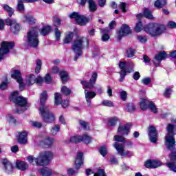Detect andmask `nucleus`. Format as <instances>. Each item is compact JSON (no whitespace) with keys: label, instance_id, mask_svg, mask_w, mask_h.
Wrapping results in <instances>:
<instances>
[{"label":"nucleus","instance_id":"1","mask_svg":"<svg viewBox=\"0 0 176 176\" xmlns=\"http://www.w3.org/2000/svg\"><path fill=\"white\" fill-rule=\"evenodd\" d=\"M167 131L168 133L165 138V146L173 153L169 155L170 162L167 163L166 166L171 171L176 173V149L175 139L174 138V135L176 134V126L168 124Z\"/></svg>","mask_w":176,"mask_h":176},{"label":"nucleus","instance_id":"2","mask_svg":"<svg viewBox=\"0 0 176 176\" xmlns=\"http://www.w3.org/2000/svg\"><path fill=\"white\" fill-rule=\"evenodd\" d=\"M46 100H47V93L46 91H44L40 96V115L43 122L45 123H52V122H54V115L50 113L47 107L45 106V104H46Z\"/></svg>","mask_w":176,"mask_h":176},{"label":"nucleus","instance_id":"3","mask_svg":"<svg viewBox=\"0 0 176 176\" xmlns=\"http://www.w3.org/2000/svg\"><path fill=\"white\" fill-rule=\"evenodd\" d=\"M53 159V153L50 151H43L40 153L37 158H34L32 155L27 157L28 161L31 164H36V166H47L50 163V160Z\"/></svg>","mask_w":176,"mask_h":176},{"label":"nucleus","instance_id":"4","mask_svg":"<svg viewBox=\"0 0 176 176\" xmlns=\"http://www.w3.org/2000/svg\"><path fill=\"white\" fill-rule=\"evenodd\" d=\"M10 101H12L16 107L15 112L16 113H21L24 111H27L28 106L27 105V99L23 96H19V91H15L12 92L10 96Z\"/></svg>","mask_w":176,"mask_h":176},{"label":"nucleus","instance_id":"5","mask_svg":"<svg viewBox=\"0 0 176 176\" xmlns=\"http://www.w3.org/2000/svg\"><path fill=\"white\" fill-rule=\"evenodd\" d=\"M39 28H32L27 33L26 43L29 47L36 48L39 45V38L38 34Z\"/></svg>","mask_w":176,"mask_h":176},{"label":"nucleus","instance_id":"6","mask_svg":"<svg viewBox=\"0 0 176 176\" xmlns=\"http://www.w3.org/2000/svg\"><path fill=\"white\" fill-rule=\"evenodd\" d=\"M85 42L88 43L87 39L85 37H77L72 43V49L76 54L74 61H77L79 56H82V50L85 47Z\"/></svg>","mask_w":176,"mask_h":176},{"label":"nucleus","instance_id":"7","mask_svg":"<svg viewBox=\"0 0 176 176\" xmlns=\"http://www.w3.org/2000/svg\"><path fill=\"white\" fill-rule=\"evenodd\" d=\"M166 30V27L164 25H159L157 23H151L147 25L144 28V31L151 36H157L163 34V32Z\"/></svg>","mask_w":176,"mask_h":176},{"label":"nucleus","instance_id":"8","mask_svg":"<svg viewBox=\"0 0 176 176\" xmlns=\"http://www.w3.org/2000/svg\"><path fill=\"white\" fill-rule=\"evenodd\" d=\"M69 19H75L78 25H86L90 21V19L83 15L79 14L78 12H73L69 15Z\"/></svg>","mask_w":176,"mask_h":176},{"label":"nucleus","instance_id":"9","mask_svg":"<svg viewBox=\"0 0 176 176\" xmlns=\"http://www.w3.org/2000/svg\"><path fill=\"white\" fill-rule=\"evenodd\" d=\"M6 25H10V31L12 34H18L21 30V25L17 23L16 19H10L9 18L6 19Z\"/></svg>","mask_w":176,"mask_h":176},{"label":"nucleus","instance_id":"10","mask_svg":"<svg viewBox=\"0 0 176 176\" xmlns=\"http://www.w3.org/2000/svg\"><path fill=\"white\" fill-rule=\"evenodd\" d=\"M13 46H14V43L12 42L3 41L1 43V47L0 48V61L3 59V56H5V54H8L9 50L13 49Z\"/></svg>","mask_w":176,"mask_h":176},{"label":"nucleus","instance_id":"11","mask_svg":"<svg viewBox=\"0 0 176 176\" xmlns=\"http://www.w3.org/2000/svg\"><path fill=\"white\" fill-rule=\"evenodd\" d=\"M113 146L116 149L118 155H120V156L126 157L133 155L130 151H126V149H124V145L122 144V143L115 142Z\"/></svg>","mask_w":176,"mask_h":176},{"label":"nucleus","instance_id":"12","mask_svg":"<svg viewBox=\"0 0 176 176\" xmlns=\"http://www.w3.org/2000/svg\"><path fill=\"white\" fill-rule=\"evenodd\" d=\"M97 73H93L90 80L89 82H87L86 80H81L80 83L83 87V89H90V90H92L94 87V84L96 82H97Z\"/></svg>","mask_w":176,"mask_h":176},{"label":"nucleus","instance_id":"13","mask_svg":"<svg viewBox=\"0 0 176 176\" xmlns=\"http://www.w3.org/2000/svg\"><path fill=\"white\" fill-rule=\"evenodd\" d=\"M34 83L37 85H42L43 83V78L41 76H38L37 78L34 74H30L26 78V85L28 86H32Z\"/></svg>","mask_w":176,"mask_h":176},{"label":"nucleus","instance_id":"14","mask_svg":"<svg viewBox=\"0 0 176 176\" xmlns=\"http://www.w3.org/2000/svg\"><path fill=\"white\" fill-rule=\"evenodd\" d=\"M11 77L19 82L20 90H23L24 82H23V78H21V72L19 70H14L12 72Z\"/></svg>","mask_w":176,"mask_h":176},{"label":"nucleus","instance_id":"15","mask_svg":"<svg viewBox=\"0 0 176 176\" xmlns=\"http://www.w3.org/2000/svg\"><path fill=\"white\" fill-rule=\"evenodd\" d=\"M119 67L121 70H126V72L129 74L134 72V65L131 62H120Z\"/></svg>","mask_w":176,"mask_h":176},{"label":"nucleus","instance_id":"16","mask_svg":"<svg viewBox=\"0 0 176 176\" xmlns=\"http://www.w3.org/2000/svg\"><path fill=\"white\" fill-rule=\"evenodd\" d=\"M131 33L130 28L126 25H123L120 30L117 32V36L118 39H122L125 35H129Z\"/></svg>","mask_w":176,"mask_h":176},{"label":"nucleus","instance_id":"17","mask_svg":"<svg viewBox=\"0 0 176 176\" xmlns=\"http://www.w3.org/2000/svg\"><path fill=\"white\" fill-rule=\"evenodd\" d=\"M145 167L147 168H157L162 166V162L157 160H150L145 162Z\"/></svg>","mask_w":176,"mask_h":176},{"label":"nucleus","instance_id":"18","mask_svg":"<svg viewBox=\"0 0 176 176\" xmlns=\"http://www.w3.org/2000/svg\"><path fill=\"white\" fill-rule=\"evenodd\" d=\"M148 135L150 137L151 142L155 144V142L157 141V132L156 131V128L151 126L148 129Z\"/></svg>","mask_w":176,"mask_h":176},{"label":"nucleus","instance_id":"19","mask_svg":"<svg viewBox=\"0 0 176 176\" xmlns=\"http://www.w3.org/2000/svg\"><path fill=\"white\" fill-rule=\"evenodd\" d=\"M85 94L87 105L90 107L91 105V100H93V98L97 96V94L92 91H87V90H85Z\"/></svg>","mask_w":176,"mask_h":176},{"label":"nucleus","instance_id":"20","mask_svg":"<svg viewBox=\"0 0 176 176\" xmlns=\"http://www.w3.org/2000/svg\"><path fill=\"white\" fill-rule=\"evenodd\" d=\"M131 127V124H126L124 125L120 126L118 129V133L122 134V135H127L130 133V129Z\"/></svg>","mask_w":176,"mask_h":176},{"label":"nucleus","instance_id":"21","mask_svg":"<svg viewBox=\"0 0 176 176\" xmlns=\"http://www.w3.org/2000/svg\"><path fill=\"white\" fill-rule=\"evenodd\" d=\"M1 164L3 166V168L6 173H12L13 171V164L8 159H3L1 160Z\"/></svg>","mask_w":176,"mask_h":176},{"label":"nucleus","instance_id":"22","mask_svg":"<svg viewBox=\"0 0 176 176\" xmlns=\"http://www.w3.org/2000/svg\"><path fill=\"white\" fill-rule=\"evenodd\" d=\"M27 133L25 131L19 132L16 139L19 144H27Z\"/></svg>","mask_w":176,"mask_h":176},{"label":"nucleus","instance_id":"23","mask_svg":"<svg viewBox=\"0 0 176 176\" xmlns=\"http://www.w3.org/2000/svg\"><path fill=\"white\" fill-rule=\"evenodd\" d=\"M83 164V153H78L75 160V166L76 168L79 169L80 166Z\"/></svg>","mask_w":176,"mask_h":176},{"label":"nucleus","instance_id":"24","mask_svg":"<svg viewBox=\"0 0 176 176\" xmlns=\"http://www.w3.org/2000/svg\"><path fill=\"white\" fill-rule=\"evenodd\" d=\"M72 39H74V32H66L63 39V43L68 45V43H71L72 42Z\"/></svg>","mask_w":176,"mask_h":176},{"label":"nucleus","instance_id":"25","mask_svg":"<svg viewBox=\"0 0 176 176\" xmlns=\"http://www.w3.org/2000/svg\"><path fill=\"white\" fill-rule=\"evenodd\" d=\"M100 32L103 34V36H102V41L103 42H107V41L109 39V35H108L109 29H108V28L100 29Z\"/></svg>","mask_w":176,"mask_h":176},{"label":"nucleus","instance_id":"26","mask_svg":"<svg viewBox=\"0 0 176 176\" xmlns=\"http://www.w3.org/2000/svg\"><path fill=\"white\" fill-rule=\"evenodd\" d=\"M149 102L150 101L148 100V99H142L140 103V109L142 111H145L146 109H148L149 106Z\"/></svg>","mask_w":176,"mask_h":176},{"label":"nucleus","instance_id":"27","mask_svg":"<svg viewBox=\"0 0 176 176\" xmlns=\"http://www.w3.org/2000/svg\"><path fill=\"white\" fill-rule=\"evenodd\" d=\"M40 174L42 176H50L53 175V171L49 168H43L40 170Z\"/></svg>","mask_w":176,"mask_h":176},{"label":"nucleus","instance_id":"28","mask_svg":"<svg viewBox=\"0 0 176 176\" xmlns=\"http://www.w3.org/2000/svg\"><path fill=\"white\" fill-rule=\"evenodd\" d=\"M16 167L19 168V170H22V171H24V170H27L28 168V164H27V162H17Z\"/></svg>","mask_w":176,"mask_h":176},{"label":"nucleus","instance_id":"29","mask_svg":"<svg viewBox=\"0 0 176 176\" xmlns=\"http://www.w3.org/2000/svg\"><path fill=\"white\" fill-rule=\"evenodd\" d=\"M23 20H24V21H26V23H28L30 25L35 24V22L36 21L35 18H34V16H32L31 15L23 16Z\"/></svg>","mask_w":176,"mask_h":176},{"label":"nucleus","instance_id":"30","mask_svg":"<svg viewBox=\"0 0 176 176\" xmlns=\"http://www.w3.org/2000/svg\"><path fill=\"white\" fill-rule=\"evenodd\" d=\"M167 58V54L165 52H160L158 54L155 55V60L157 61H162V60H165Z\"/></svg>","mask_w":176,"mask_h":176},{"label":"nucleus","instance_id":"31","mask_svg":"<svg viewBox=\"0 0 176 176\" xmlns=\"http://www.w3.org/2000/svg\"><path fill=\"white\" fill-rule=\"evenodd\" d=\"M166 3H167L166 0H157L154 3V6L158 9H161V8L166 6Z\"/></svg>","mask_w":176,"mask_h":176},{"label":"nucleus","instance_id":"32","mask_svg":"<svg viewBox=\"0 0 176 176\" xmlns=\"http://www.w3.org/2000/svg\"><path fill=\"white\" fill-rule=\"evenodd\" d=\"M52 31V27L50 25L43 26L42 30H41V35H43V36H46L49 32Z\"/></svg>","mask_w":176,"mask_h":176},{"label":"nucleus","instance_id":"33","mask_svg":"<svg viewBox=\"0 0 176 176\" xmlns=\"http://www.w3.org/2000/svg\"><path fill=\"white\" fill-rule=\"evenodd\" d=\"M89 8L91 12H96L97 10V4L94 2V0H88Z\"/></svg>","mask_w":176,"mask_h":176},{"label":"nucleus","instance_id":"34","mask_svg":"<svg viewBox=\"0 0 176 176\" xmlns=\"http://www.w3.org/2000/svg\"><path fill=\"white\" fill-rule=\"evenodd\" d=\"M62 101H63V98H61V94H60V93H55L54 94L55 105H60Z\"/></svg>","mask_w":176,"mask_h":176},{"label":"nucleus","instance_id":"35","mask_svg":"<svg viewBox=\"0 0 176 176\" xmlns=\"http://www.w3.org/2000/svg\"><path fill=\"white\" fill-rule=\"evenodd\" d=\"M3 8L4 9V10H6V12H7V13H8V16L10 17H12V15L13 14V13H14V10H13V8H12V7L4 4L3 6Z\"/></svg>","mask_w":176,"mask_h":176},{"label":"nucleus","instance_id":"36","mask_svg":"<svg viewBox=\"0 0 176 176\" xmlns=\"http://www.w3.org/2000/svg\"><path fill=\"white\" fill-rule=\"evenodd\" d=\"M60 76L63 83H66L67 80L69 79V77L68 76V73L67 72H60Z\"/></svg>","mask_w":176,"mask_h":176},{"label":"nucleus","instance_id":"37","mask_svg":"<svg viewBox=\"0 0 176 176\" xmlns=\"http://www.w3.org/2000/svg\"><path fill=\"white\" fill-rule=\"evenodd\" d=\"M42 69V61L41 60H36V67L34 69L35 74H39Z\"/></svg>","mask_w":176,"mask_h":176},{"label":"nucleus","instance_id":"38","mask_svg":"<svg viewBox=\"0 0 176 176\" xmlns=\"http://www.w3.org/2000/svg\"><path fill=\"white\" fill-rule=\"evenodd\" d=\"M143 16H144L146 19H153V15H152V12L148 8H145L144 10Z\"/></svg>","mask_w":176,"mask_h":176},{"label":"nucleus","instance_id":"39","mask_svg":"<svg viewBox=\"0 0 176 176\" xmlns=\"http://www.w3.org/2000/svg\"><path fill=\"white\" fill-rule=\"evenodd\" d=\"M70 142H73L74 144L82 142V136H72L70 138Z\"/></svg>","mask_w":176,"mask_h":176},{"label":"nucleus","instance_id":"40","mask_svg":"<svg viewBox=\"0 0 176 176\" xmlns=\"http://www.w3.org/2000/svg\"><path fill=\"white\" fill-rule=\"evenodd\" d=\"M148 108L151 111V112H153V113H157V108L156 107V105L153 102H151L148 104Z\"/></svg>","mask_w":176,"mask_h":176},{"label":"nucleus","instance_id":"41","mask_svg":"<svg viewBox=\"0 0 176 176\" xmlns=\"http://www.w3.org/2000/svg\"><path fill=\"white\" fill-rule=\"evenodd\" d=\"M142 30H144V26H142V23L141 22V21H139L136 23V25L135 27V31L136 32H141V31H142Z\"/></svg>","mask_w":176,"mask_h":176},{"label":"nucleus","instance_id":"42","mask_svg":"<svg viewBox=\"0 0 176 176\" xmlns=\"http://www.w3.org/2000/svg\"><path fill=\"white\" fill-rule=\"evenodd\" d=\"M81 140L82 142H85V144H90V142H91V137L86 134L83 136H81Z\"/></svg>","mask_w":176,"mask_h":176},{"label":"nucleus","instance_id":"43","mask_svg":"<svg viewBox=\"0 0 176 176\" xmlns=\"http://www.w3.org/2000/svg\"><path fill=\"white\" fill-rule=\"evenodd\" d=\"M24 1L22 0H18L17 6H16V9L19 12H23L24 10Z\"/></svg>","mask_w":176,"mask_h":176},{"label":"nucleus","instance_id":"44","mask_svg":"<svg viewBox=\"0 0 176 176\" xmlns=\"http://www.w3.org/2000/svg\"><path fill=\"white\" fill-rule=\"evenodd\" d=\"M118 120H119L116 117L110 118L108 121V126H116V123H118Z\"/></svg>","mask_w":176,"mask_h":176},{"label":"nucleus","instance_id":"45","mask_svg":"<svg viewBox=\"0 0 176 176\" xmlns=\"http://www.w3.org/2000/svg\"><path fill=\"white\" fill-rule=\"evenodd\" d=\"M79 124L81 126L82 129H83V130H89L90 129V126H89V123L83 120H80Z\"/></svg>","mask_w":176,"mask_h":176},{"label":"nucleus","instance_id":"46","mask_svg":"<svg viewBox=\"0 0 176 176\" xmlns=\"http://www.w3.org/2000/svg\"><path fill=\"white\" fill-rule=\"evenodd\" d=\"M126 110L127 112H134L135 111V106L133 103H129L126 105Z\"/></svg>","mask_w":176,"mask_h":176},{"label":"nucleus","instance_id":"47","mask_svg":"<svg viewBox=\"0 0 176 176\" xmlns=\"http://www.w3.org/2000/svg\"><path fill=\"white\" fill-rule=\"evenodd\" d=\"M134 54H135V50L129 48L126 50V56L129 58L133 57Z\"/></svg>","mask_w":176,"mask_h":176},{"label":"nucleus","instance_id":"48","mask_svg":"<svg viewBox=\"0 0 176 176\" xmlns=\"http://www.w3.org/2000/svg\"><path fill=\"white\" fill-rule=\"evenodd\" d=\"M102 104L104 107H113V102L109 100H103Z\"/></svg>","mask_w":176,"mask_h":176},{"label":"nucleus","instance_id":"49","mask_svg":"<svg viewBox=\"0 0 176 176\" xmlns=\"http://www.w3.org/2000/svg\"><path fill=\"white\" fill-rule=\"evenodd\" d=\"M60 131V126L55 125L51 130V133L52 135H56L57 133Z\"/></svg>","mask_w":176,"mask_h":176},{"label":"nucleus","instance_id":"50","mask_svg":"<svg viewBox=\"0 0 176 176\" xmlns=\"http://www.w3.org/2000/svg\"><path fill=\"white\" fill-rule=\"evenodd\" d=\"M99 152L100 155H102V156H105L108 153V151L107 150V146H101L99 149Z\"/></svg>","mask_w":176,"mask_h":176},{"label":"nucleus","instance_id":"51","mask_svg":"<svg viewBox=\"0 0 176 176\" xmlns=\"http://www.w3.org/2000/svg\"><path fill=\"white\" fill-rule=\"evenodd\" d=\"M61 91L63 94H65V96H68L69 94H71V89H69L68 87H67L66 86H63L61 88Z\"/></svg>","mask_w":176,"mask_h":176},{"label":"nucleus","instance_id":"52","mask_svg":"<svg viewBox=\"0 0 176 176\" xmlns=\"http://www.w3.org/2000/svg\"><path fill=\"white\" fill-rule=\"evenodd\" d=\"M54 34L56 41H60V38H61V32L58 30V28H55Z\"/></svg>","mask_w":176,"mask_h":176},{"label":"nucleus","instance_id":"53","mask_svg":"<svg viewBox=\"0 0 176 176\" xmlns=\"http://www.w3.org/2000/svg\"><path fill=\"white\" fill-rule=\"evenodd\" d=\"M30 124L36 129H41L42 127V123L39 122L31 121Z\"/></svg>","mask_w":176,"mask_h":176},{"label":"nucleus","instance_id":"54","mask_svg":"<svg viewBox=\"0 0 176 176\" xmlns=\"http://www.w3.org/2000/svg\"><path fill=\"white\" fill-rule=\"evenodd\" d=\"M114 140L117 142H126L125 139L122 136H120L118 135H114Z\"/></svg>","mask_w":176,"mask_h":176},{"label":"nucleus","instance_id":"55","mask_svg":"<svg viewBox=\"0 0 176 176\" xmlns=\"http://www.w3.org/2000/svg\"><path fill=\"white\" fill-rule=\"evenodd\" d=\"M138 40L141 43H145L146 41H148V38H146V36L139 35L138 36Z\"/></svg>","mask_w":176,"mask_h":176},{"label":"nucleus","instance_id":"56","mask_svg":"<svg viewBox=\"0 0 176 176\" xmlns=\"http://www.w3.org/2000/svg\"><path fill=\"white\" fill-rule=\"evenodd\" d=\"M126 74H127V70L126 69L121 70V72H120V82H123L126 76Z\"/></svg>","mask_w":176,"mask_h":176},{"label":"nucleus","instance_id":"57","mask_svg":"<svg viewBox=\"0 0 176 176\" xmlns=\"http://www.w3.org/2000/svg\"><path fill=\"white\" fill-rule=\"evenodd\" d=\"M53 22L55 27H58V25H60V24H61V20L56 16L54 17Z\"/></svg>","mask_w":176,"mask_h":176},{"label":"nucleus","instance_id":"58","mask_svg":"<svg viewBox=\"0 0 176 176\" xmlns=\"http://www.w3.org/2000/svg\"><path fill=\"white\" fill-rule=\"evenodd\" d=\"M67 174L69 176H74L76 175V174H78V172H76V170L72 168H69L67 169Z\"/></svg>","mask_w":176,"mask_h":176},{"label":"nucleus","instance_id":"59","mask_svg":"<svg viewBox=\"0 0 176 176\" xmlns=\"http://www.w3.org/2000/svg\"><path fill=\"white\" fill-rule=\"evenodd\" d=\"M152 82L151 78H144L142 80V83L145 85H148Z\"/></svg>","mask_w":176,"mask_h":176},{"label":"nucleus","instance_id":"60","mask_svg":"<svg viewBox=\"0 0 176 176\" xmlns=\"http://www.w3.org/2000/svg\"><path fill=\"white\" fill-rule=\"evenodd\" d=\"M120 98L123 101H126V98H127V92H126V91H122L120 92Z\"/></svg>","mask_w":176,"mask_h":176},{"label":"nucleus","instance_id":"61","mask_svg":"<svg viewBox=\"0 0 176 176\" xmlns=\"http://www.w3.org/2000/svg\"><path fill=\"white\" fill-rule=\"evenodd\" d=\"M94 176H105V171L104 169H99L98 173L94 174Z\"/></svg>","mask_w":176,"mask_h":176},{"label":"nucleus","instance_id":"62","mask_svg":"<svg viewBox=\"0 0 176 176\" xmlns=\"http://www.w3.org/2000/svg\"><path fill=\"white\" fill-rule=\"evenodd\" d=\"M53 142H54L53 138H47L45 141V143L46 144V145H48V146L53 145Z\"/></svg>","mask_w":176,"mask_h":176},{"label":"nucleus","instance_id":"63","mask_svg":"<svg viewBox=\"0 0 176 176\" xmlns=\"http://www.w3.org/2000/svg\"><path fill=\"white\" fill-rule=\"evenodd\" d=\"M8 119L10 123H16V122L14 117H13V116L10 115V114H9L8 116Z\"/></svg>","mask_w":176,"mask_h":176},{"label":"nucleus","instance_id":"64","mask_svg":"<svg viewBox=\"0 0 176 176\" xmlns=\"http://www.w3.org/2000/svg\"><path fill=\"white\" fill-rule=\"evenodd\" d=\"M168 27L169 28H172V29H174V28H176V23L175 22H174V21H169L168 23Z\"/></svg>","mask_w":176,"mask_h":176}]
</instances>
